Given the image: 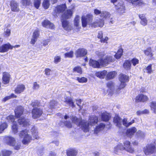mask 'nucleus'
Listing matches in <instances>:
<instances>
[{
    "label": "nucleus",
    "mask_w": 156,
    "mask_h": 156,
    "mask_svg": "<svg viewBox=\"0 0 156 156\" xmlns=\"http://www.w3.org/2000/svg\"><path fill=\"white\" fill-rule=\"evenodd\" d=\"M39 32L40 31L38 30H36L34 32L32 36L38 38L39 36Z\"/></svg>",
    "instance_id": "864d4df0"
},
{
    "label": "nucleus",
    "mask_w": 156,
    "mask_h": 156,
    "mask_svg": "<svg viewBox=\"0 0 156 156\" xmlns=\"http://www.w3.org/2000/svg\"><path fill=\"white\" fill-rule=\"evenodd\" d=\"M73 72L77 73L80 74H81L82 73V70L81 68L79 66H77L74 67L73 69Z\"/></svg>",
    "instance_id": "de8ad7c7"
},
{
    "label": "nucleus",
    "mask_w": 156,
    "mask_h": 156,
    "mask_svg": "<svg viewBox=\"0 0 156 156\" xmlns=\"http://www.w3.org/2000/svg\"><path fill=\"white\" fill-rule=\"evenodd\" d=\"M107 86L111 90H112L114 89V84L111 81H109L107 83Z\"/></svg>",
    "instance_id": "8fccbe9b"
},
{
    "label": "nucleus",
    "mask_w": 156,
    "mask_h": 156,
    "mask_svg": "<svg viewBox=\"0 0 156 156\" xmlns=\"http://www.w3.org/2000/svg\"><path fill=\"white\" fill-rule=\"evenodd\" d=\"M57 104V102L55 101L54 100L51 101L49 103L50 108H54Z\"/></svg>",
    "instance_id": "052dcab7"
},
{
    "label": "nucleus",
    "mask_w": 156,
    "mask_h": 156,
    "mask_svg": "<svg viewBox=\"0 0 156 156\" xmlns=\"http://www.w3.org/2000/svg\"><path fill=\"white\" fill-rule=\"evenodd\" d=\"M76 80L80 83H84L87 82V78L85 77H82L81 78H79L77 77L76 78Z\"/></svg>",
    "instance_id": "49530a36"
},
{
    "label": "nucleus",
    "mask_w": 156,
    "mask_h": 156,
    "mask_svg": "<svg viewBox=\"0 0 156 156\" xmlns=\"http://www.w3.org/2000/svg\"><path fill=\"white\" fill-rule=\"evenodd\" d=\"M131 63L129 60H126L123 64L124 68L126 70H129L131 68Z\"/></svg>",
    "instance_id": "4c0bfd02"
},
{
    "label": "nucleus",
    "mask_w": 156,
    "mask_h": 156,
    "mask_svg": "<svg viewBox=\"0 0 156 156\" xmlns=\"http://www.w3.org/2000/svg\"><path fill=\"white\" fill-rule=\"evenodd\" d=\"M98 122V117L95 115H92L90 116L88 120V122H85L88 123V125L89 126V129L92 126L95 125L97 124Z\"/></svg>",
    "instance_id": "9b49d317"
},
{
    "label": "nucleus",
    "mask_w": 156,
    "mask_h": 156,
    "mask_svg": "<svg viewBox=\"0 0 156 156\" xmlns=\"http://www.w3.org/2000/svg\"><path fill=\"white\" fill-rule=\"evenodd\" d=\"M6 120L9 122H12L13 124L12 126V132L14 133L18 132V127L16 122L15 121V118L13 115H10L6 118Z\"/></svg>",
    "instance_id": "39448f33"
},
{
    "label": "nucleus",
    "mask_w": 156,
    "mask_h": 156,
    "mask_svg": "<svg viewBox=\"0 0 156 156\" xmlns=\"http://www.w3.org/2000/svg\"><path fill=\"white\" fill-rule=\"evenodd\" d=\"M8 126V125L6 122L2 123L0 125V133H2L4 130L7 128Z\"/></svg>",
    "instance_id": "ea45409f"
},
{
    "label": "nucleus",
    "mask_w": 156,
    "mask_h": 156,
    "mask_svg": "<svg viewBox=\"0 0 156 156\" xmlns=\"http://www.w3.org/2000/svg\"><path fill=\"white\" fill-rule=\"evenodd\" d=\"M20 138H23L22 142L23 144L27 145L32 140V137L28 134V131L27 129L22 130L19 133Z\"/></svg>",
    "instance_id": "20e7f679"
},
{
    "label": "nucleus",
    "mask_w": 156,
    "mask_h": 156,
    "mask_svg": "<svg viewBox=\"0 0 156 156\" xmlns=\"http://www.w3.org/2000/svg\"><path fill=\"white\" fill-rule=\"evenodd\" d=\"M119 79L121 82H127L129 81V77L127 75L121 74L119 75Z\"/></svg>",
    "instance_id": "c756f323"
},
{
    "label": "nucleus",
    "mask_w": 156,
    "mask_h": 156,
    "mask_svg": "<svg viewBox=\"0 0 156 156\" xmlns=\"http://www.w3.org/2000/svg\"><path fill=\"white\" fill-rule=\"evenodd\" d=\"M10 75L9 73L5 72L3 73L2 82L4 84L8 83L9 81Z\"/></svg>",
    "instance_id": "412c9836"
},
{
    "label": "nucleus",
    "mask_w": 156,
    "mask_h": 156,
    "mask_svg": "<svg viewBox=\"0 0 156 156\" xmlns=\"http://www.w3.org/2000/svg\"><path fill=\"white\" fill-rule=\"evenodd\" d=\"M124 146L122 144H118L114 148V151L115 152H119L121 150L125 149L128 152L130 153L134 152V150L133 148H132L130 145V143L129 141H126L124 143Z\"/></svg>",
    "instance_id": "7ed1b4c3"
},
{
    "label": "nucleus",
    "mask_w": 156,
    "mask_h": 156,
    "mask_svg": "<svg viewBox=\"0 0 156 156\" xmlns=\"http://www.w3.org/2000/svg\"><path fill=\"white\" fill-rule=\"evenodd\" d=\"M23 109L22 106L17 107L15 110L16 116L17 118L20 117L23 114Z\"/></svg>",
    "instance_id": "4be33fe9"
},
{
    "label": "nucleus",
    "mask_w": 156,
    "mask_h": 156,
    "mask_svg": "<svg viewBox=\"0 0 156 156\" xmlns=\"http://www.w3.org/2000/svg\"><path fill=\"white\" fill-rule=\"evenodd\" d=\"M148 100V97L145 95L143 94L138 95L136 98V102H144Z\"/></svg>",
    "instance_id": "a211bd4d"
},
{
    "label": "nucleus",
    "mask_w": 156,
    "mask_h": 156,
    "mask_svg": "<svg viewBox=\"0 0 156 156\" xmlns=\"http://www.w3.org/2000/svg\"><path fill=\"white\" fill-rule=\"evenodd\" d=\"M3 140L7 144L11 146H13L16 142L15 139L10 136H4Z\"/></svg>",
    "instance_id": "1a4fd4ad"
},
{
    "label": "nucleus",
    "mask_w": 156,
    "mask_h": 156,
    "mask_svg": "<svg viewBox=\"0 0 156 156\" xmlns=\"http://www.w3.org/2000/svg\"><path fill=\"white\" fill-rule=\"evenodd\" d=\"M73 10H68L65 12L64 14L62 16L61 19L62 27L64 29L66 30L69 31L72 28V27L69 24V23L66 20H63L64 19H66L69 18L73 14Z\"/></svg>",
    "instance_id": "f257e3e1"
},
{
    "label": "nucleus",
    "mask_w": 156,
    "mask_h": 156,
    "mask_svg": "<svg viewBox=\"0 0 156 156\" xmlns=\"http://www.w3.org/2000/svg\"><path fill=\"white\" fill-rule=\"evenodd\" d=\"M10 30L9 29H7L4 32V35L5 37H8L10 34Z\"/></svg>",
    "instance_id": "13d9d810"
},
{
    "label": "nucleus",
    "mask_w": 156,
    "mask_h": 156,
    "mask_svg": "<svg viewBox=\"0 0 156 156\" xmlns=\"http://www.w3.org/2000/svg\"><path fill=\"white\" fill-rule=\"evenodd\" d=\"M25 89V87L22 84L18 85L15 90V92L16 94H20Z\"/></svg>",
    "instance_id": "393cba45"
},
{
    "label": "nucleus",
    "mask_w": 156,
    "mask_h": 156,
    "mask_svg": "<svg viewBox=\"0 0 156 156\" xmlns=\"http://www.w3.org/2000/svg\"><path fill=\"white\" fill-rule=\"evenodd\" d=\"M145 54L149 58H151L153 55L152 51L151 48H147L146 50L144 51Z\"/></svg>",
    "instance_id": "72a5a7b5"
},
{
    "label": "nucleus",
    "mask_w": 156,
    "mask_h": 156,
    "mask_svg": "<svg viewBox=\"0 0 156 156\" xmlns=\"http://www.w3.org/2000/svg\"><path fill=\"white\" fill-rule=\"evenodd\" d=\"M50 41V40L49 39H48L46 40H44L43 41L41 44L42 45L45 47L48 45V43Z\"/></svg>",
    "instance_id": "e2e57ef3"
},
{
    "label": "nucleus",
    "mask_w": 156,
    "mask_h": 156,
    "mask_svg": "<svg viewBox=\"0 0 156 156\" xmlns=\"http://www.w3.org/2000/svg\"><path fill=\"white\" fill-rule=\"evenodd\" d=\"M12 153V151L5 149L2 150V156H9Z\"/></svg>",
    "instance_id": "a19ab883"
},
{
    "label": "nucleus",
    "mask_w": 156,
    "mask_h": 156,
    "mask_svg": "<svg viewBox=\"0 0 156 156\" xmlns=\"http://www.w3.org/2000/svg\"><path fill=\"white\" fill-rule=\"evenodd\" d=\"M104 24V22L103 20L101 19H97L91 24L92 27L94 28L99 27H103Z\"/></svg>",
    "instance_id": "f8f14e48"
},
{
    "label": "nucleus",
    "mask_w": 156,
    "mask_h": 156,
    "mask_svg": "<svg viewBox=\"0 0 156 156\" xmlns=\"http://www.w3.org/2000/svg\"><path fill=\"white\" fill-rule=\"evenodd\" d=\"M115 9L119 14H122L125 12V6L122 3H119L115 5Z\"/></svg>",
    "instance_id": "dca6fc26"
},
{
    "label": "nucleus",
    "mask_w": 156,
    "mask_h": 156,
    "mask_svg": "<svg viewBox=\"0 0 156 156\" xmlns=\"http://www.w3.org/2000/svg\"><path fill=\"white\" fill-rule=\"evenodd\" d=\"M150 107L151 110L156 114V102L152 101L151 102Z\"/></svg>",
    "instance_id": "79ce46f5"
},
{
    "label": "nucleus",
    "mask_w": 156,
    "mask_h": 156,
    "mask_svg": "<svg viewBox=\"0 0 156 156\" xmlns=\"http://www.w3.org/2000/svg\"><path fill=\"white\" fill-rule=\"evenodd\" d=\"M13 147L15 149L18 150L20 149L21 144L19 143H16V142H15L14 145H13Z\"/></svg>",
    "instance_id": "680f3d73"
},
{
    "label": "nucleus",
    "mask_w": 156,
    "mask_h": 156,
    "mask_svg": "<svg viewBox=\"0 0 156 156\" xmlns=\"http://www.w3.org/2000/svg\"><path fill=\"white\" fill-rule=\"evenodd\" d=\"M110 117V114L106 112H104L101 114V119L102 121H107L109 119Z\"/></svg>",
    "instance_id": "bb28decb"
},
{
    "label": "nucleus",
    "mask_w": 156,
    "mask_h": 156,
    "mask_svg": "<svg viewBox=\"0 0 156 156\" xmlns=\"http://www.w3.org/2000/svg\"><path fill=\"white\" fill-rule=\"evenodd\" d=\"M22 3L24 6L29 5L30 4V0H22Z\"/></svg>",
    "instance_id": "6e6d98bb"
},
{
    "label": "nucleus",
    "mask_w": 156,
    "mask_h": 156,
    "mask_svg": "<svg viewBox=\"0 0 156 156\" xmlns=\"http://www.w3.org/2000/svg\"><path fill=\"white\" fill-rule=\"evenodd\" d=\"M122 52L123 50L122 49L120 48L119 49L117 53H116L115 55V57L117 59L120 58L122 54Z\"/></svg>",
    "instance_id": "37998d69"
},
{
    "label": "nucleus",
    "mask_w": 156,
    "mask_h": 156,
    "mask_svg": "<svg viewBox=\"0 0 156 156\" xmlns=\"http://www.w3.org/2000/svg\"><path fill=\"white\" fill-rule=\"evenodd\" d=\"M61 57L59 56H55L54 58V62L55 63H57L61 61Z\"/></svg>",
    "instance_id": "bf43d9fd"
},
{
    "label": "nucleus",
    "mask_w": 156,
    "mask_h": 156,
    "mask_svg": "<svg viewBox=\"0 0 156 156\" xmlns=\"http://www.w3.org/2000/svg\"><path fill=\"white\" fill-rule=\"evenodd\" d=\"M65 58H72L73 56V51H71L69 52L66 53L65 54Z\"/></svg>",
    "instance_id": "3c124183"
},
{
    "label": "nucleus",
    "mask_w": 156,
    "mask_h": 156,
    "mask_svg": "<svg viewBox=\"0 0 156 156\" xmlns=\"http://www.w3.org/2000/svg\"><path fill=\"white\" fill-rule=\"evenodd\" d=\"M89 65L90 66H92L94 68H99L101 66V62L94 60L93 59H90L89 62Z\"/></svg>",
    "instance_id": "f3484780"
},
{
    "label": "nucleus",
    "mask_w": 156,
    "mask_h": 156,
    "mask_svg": "<svg viewBox=\"0 0 156 156\" xmlns=\"http://www.w3.org/2000/svg\"><path fill=\"white\" fill-rule=\"evenodd\" d=\"M77 154V152L73 148L69 149L67 151V156H76Z\"/></svg>",
    "instance_id": "cd10ccee"
},
{
    "label": "nucleus",
    "mask_w": 156,
    "mask_h": 156,
    "mask_svg": "<svg viewBox=\"0 0 156 156\" xmlns=\"http://www.w3.org/2000/svg\"><path fill=\"white\" fill-rule=\"evenodd\" d=\"M16 95H15L14 94H12L10 96H7L5 97L4 98V101H6V100L11 98H16Z\"/></svg>",
    "instance_id": "69168bd1"
},
{
    "label": "nucleus",
    "mask_w": 156,
    "mask_h": 156,
    "mask_svg": "<svg viewBox=\"0 0 156 156\" xmlns=\"http://www.w3.org/2000/svg\"><path fill=\"white\" fill-rule=\"evenodd\" d=\"M73 123H74L77 126H81L83 130L85 132H87L89 130V126L88 123L84 120H82L81 119H78L76 117H72L70 118Z\"/></svg>",
    "instance_id": "f03ea898"
},
{
    "label": "nucleus",
    "mask_w": 156,
    "mask_h": 156,
    "mask_svg": "<svg viewBox=\"0 0 156 156\" xmlns=\"http://www.w3.org/2000/svg\"><path fill=\"white\" fill-rule=\"evenodd\" d=\"M74 25L78 27L80 23V17L78 16H76L74 20Z\"/></svg>",
    "instance_id": "09e8293b"
},
{
    "label": "nucleus",
    "mask_w": 156,
    "mask_h": 156,
    "mask_svg": "<svg viewBox=\"0 0 156 156\" xmlns=\"http://www.w3.org/2000/svg\"><path fill=\"white\" fill-rule=\"evenodd\" d=\"M110 16V14L106 11H103L101 13V16L103 18H108Z\"/></svg>",
    "instance_id": "a18cd8bd"
},
{
    "label": "nucleus",
    "mask_w": 156,
    "mask_h": 156,
    "mask_svg": "<svg viewBox=\"0 0 156 156\" xmlns=\"http://www.w3.org/2000/svg\"><path fill=\"white\" fill-rule=\"evenodd\" d=\"M139 17L141 19L140 23L142 25L145 26L147 24V20L145 16L143 14L140 15Z\"/></svg>",
    "instance_id": "473e14b6"
},
{
    "label": "nucleus",
    "mask_w": 156,
    "mask_h": 156,
    "mask_svg": "<svg viewBox=\"0 0 156 156\" xmlns=\"http://www.w3.org/2000/svg\"><path fill=\"white\" fill-rule=\"evenodd\" d=\"M34 3L35 7L38 9L41 3V0H34Z\"/></svg>",
    "instance_id": "603ef678"
},
{
    "label": "nucleus",
    "mask_w": 156,
    "mask_h": 156,
    "mask_svg": "<svg viewBox=\"0 0 156 156\" xmlns=\"http://www.w3.org/2000/svg\"><path fill=\"white\" fill-rule=\"evenodd\" d=\"M42 113V111L41 109L36 108L32 110V117L34 119L37 118L39 117Z\"/></svg>",
    "instance_id": "ddd939ff"
},
{
    "label": "nucleus",
    "mask_w": 156,
    "mask_h": 156,
    "mask_svg": "<svg viewBox=\"0 0 156 156\" xmlns=\"http://www.w3.org/2000/svg\"><path fill=\"white\" fill-rule=\"evenodd\" d=\"M51 72V71L49 69L46 68L45 70V74L48 76H49L50 75Z\"/></svg>",
    "instance_id": "774afa93"
},
{
    "label": "nucleus",
    "mask_w": 156,
    "mask_h": 156,
    "mask_svg": "<svg viewBox=\"0 0 156 156\" xmlns=\"http://www.w3.org/2000/svg\"><path fill=\"white\" fill-rule=\"evenodd\" d=\"M19 125L24 127L29 125V121L28 119H26L24 117H21L18 120Z\"/></svg>",
    "instance_id": "4468645a"
},
{
    "label": "nucleus",
    "mask_w": 156,
    "mask_h": 156,
    "mask_svg": "<svg viewBox=\"0 0 156 156\" xmlns=\"http://www.w3.org/2000/svg\"><path fill=\"white\" fill-rule=\"evenodd\" d=\"M92 19V16L91 15L88 14L86 16H83L82 18V26L83 27L86 26L87 23H89Z\"/></svg>",
    "instance_id": "9d476101"
},
{
    "label": "nucleus",
    "mask_w": 156,
    "mask_h": 156,
    "mask_svg": "<svg viewBox=\"0 0 156 156\" xmlns=\"http://www.w3.org/2000/svg\"><path fill=\"white\" fill-rule=\"evenodd\" d=\"M64 102L67 103L69 106L74 107L75 105L74 104L73 102L70 98H68L66 96L64 97V100H63Z\"/></svg>",
    "instance_id": "58836bf2"
},
{
    "label": "nucleus",
    "mask_w": 156,
    "mask_h": 156,
    "mask_svg": "<svg viewBox=\"0 0 156 156\" xmlns=\"http://www.w3.org/2000/svg\"><path fill=\"white\" fill-rule=\"evenodd\" d=\"M155 66L154 64H150L146 68L144 69L145 71H146V73L151 74L152 73L154 69H153L154 67Z\"/></svg>",
    "instance_id": "2f4dec72"
},
{
    "label": "nucleus",
    "mask_w": 156,
    "mask_h": 156,
    "mask_svg": "<svg viewBox=\"0 0 156 156\" xmlns=\"http://www.w3.org/2000/svg\"><path fill=\"white\" fill-rule=\"evenodd\" d=\"M66 8L65 4H62L61 5L58 6L55 10V15L57 16V15L60 13H62Z\"/></svg>",
    "instance_id": "6ab92c4d"
},
{
    "label": "nucleus",
    "mask_w": 156,
    "mask_h": 156,
    "mask_svg": "<svg viewBox=\"0 0 156 156\" xmlns=\"http://www.w3.org/2000/svg\"><path fill=\"white\" fill-rule=\"evenodd\" d=\"M13 47L9 44H4L0 47V52H7L9 49H12Z\"/></svg>",
    "instance_id": "2eb2a0df"
},
{
    "label": "nucleus",
    "mask_w": 156,
    "mask_h": 156,
    "mask_svg": "<svg viewBox=\"0 0 156 156\" xmlns=\"http://www.w3.org/2000/svg\"><path fill=\"white\" fill-rule=\"evenodd\" d=\"M137 135L138 137L142 138H143L145 136L144 133L140 131L137 132Z\"/></svg>",
    "instance_id": "4d7b16f0"
},
{
    "label": "nucleus",
    "mask_w": 156,
    "mask_h": 156,
    "mask_svg": "<svg viewBox=\"0 0 156 156\" xmlns=\"http://www.w3.org/2000/svg\"><path fill=\"white\" fill-rule=\"evenodd\" d=\"M10 6L11 10L14 12H18L20 11V6L18 3L14 0L10 2Z\"/></svg>",
    "instance_id": "0eeeda50"
},
{
    "label": "nucleus",
    "mask_w": 156,
    "mask_h": 156,
    "mask_svg": "<svg viewBox=\"0 0 156 156\" xmlns=\"http://www.w3.org/2000/svg\"><path fill=\"white\" fill-rule=\"evenodd\" d=\"M49 0H44L43 2L42 5L44 8L47 9L49 6Z\"/></svg>",
    "instance_id": "c03bdc74"
},
{
    "label": "nucleus",
    "mask_w": 156,
    "mask_h": 156,
    "mask_svg": "<svg viewBox=\"0 0 156 156\" xmlns=\"http://www.w3.org/2000/svg\"><path fill=\"white\" fill-rule=\"evenodd\" d=\"M99 61L101 62L102 66H105L110 62H113L114 59L112 58V56H107L105 58L100 59Z\"/></svg>",
    "instance_id": "6e6552de"
},
{
    "label": "nucleus",
    "mask_w": 156,
    "mask_h": 156,
    "mask_svg": "<svg viewBox=\"0 0 156 156\" xmlns=\"http://www.w3.org/2000/svg\"><path fill=\"white\" fill-rule=\"evenodd\" d=\"M155 150V147L153 144H151L147 145L144 148V152L146 155L152 154Z\"/></svg>",
    "instance_id": "423d86ee"
},
{
    "label": "nucleus",
    "mask_w": 156,
    "mask_h": 156,
    "mask_svg": "<svg viewBox=\"0 0 156 156\" xmlns=\"http://www.w3.org/2000/svg\"><path fill=\"white\" fill-rule=\"evenodd\" d=\"M130 61L131 62V63H132L133 65L134 66L138 64L139 62V60L136 58H134Z\"/></svg>",
    "instance_id": "5fc2aeb1"
},
{
    "label": "nucleus",
    "mask_w": 156,
    "mask_h": 156,
    "mask_svg": "<svg viewBox=\"0 0 156 156\" xmlns=\"http://www.w3.org/2000/svg\"><path fill=\"white\" fill-rule=\"evenodd\" d=\"M122 122L123 125L124 126L126 127H128L133 123L135 122V120L134 119H133L130 122H128L126 119H124L123 120H122Z\"/></svg>",
    "instance_id": "c9c22d12"
},
{
    "label": "nucleus",
    "mask_w": 156,
    "mask_h": 156,
    "mask_svg": "<svg viewBox=\"0 0 156 156\" xmlns=\"http://www.w3.org/2000/svg\"><path fill=\"white\" fill-rule=\"evenodd\" d=\"M107 72L106 71L104 70L102 71L98 72L96 73L95 75L98 77L103 79L105 78L107 74Z\"/></svg>",
    "instance_id": "a878e982"
},
{
    "label": "nucleus",
    "mask_w": 156,
    "mask_h": 156,
    "mask_svg": "<svg viewBox=\"0 0 156 156\" xmlns=\"http://www.w3.org/2000/svg\"><path fill=\"white\" fill-rule=\"evenodd\" d=\"M31 132L33 138L35 139H38L39 137L37 134L38 132L36 128L34 127L31 129Z\"/></svg>",
    "instance_id": "7c9ffc66"
},
{
    "label": "nucleus",
    "mask_w": 156,
    "mask_h": 156,
    "mask_svg": "<svg viewBox=\"0 0 156 156\" xmlns=\"http://www.w3.org/2000/svg\"><path fill=\"white\" fill-rule=\"evenodd\" d=\"M37 38L32 36L30 41V43L31 44H34L37 41Z\"/></svg>",
    "instance_id": "338daca9"
},
{
    "label": "nucleus",
    "mask_w": 156,
    "mask_h": 156,
    "mask_svg": "<svg viewBox=\"0 0 156 156\" xmlns=\"http://www.w3.org/2000/svg\"><path fill=\"white\" fill-rule=\"evenodd\" d=\"M64 124L65 126L68 128H71L73 126V125L70 122L66 121L65 122Z\"/></svg>",
    "instance_id": "0e129e2a"
},
{
    "label": "nucleus",
    "mask_w": 156,
    "mask_h": 156,
    "mask_svg": "<svg viewBox=\"0 0 156 156\" xmlns=\"http://www.w3.org/2000/svg\"><path fill=\"white\" fill-rule=\"evenodd\" d=\"M87 53V50L84 48L78 49L76 51V57H79L84 56Z\"/></svg>",
    "instance_id": "aec40b11"
},
{
    "label": "nucleus",
    "mask_w": 156,
    "mask_h": 156,
    "mask_svg": "<svg viewBox=\"0 0 156 156\" xmlns=\"http://www.w3.org/2000/svg\"><path fill=\"white\" fill-rule=\"evenodd\" d=\"M43 26L46 28H49L50 29H53L54 28V24L47 20H44L42 23Z\"/></svg>",
    "instance_id": "b1692460"
},
{
    "label": "nucleus",
    "mask_w": 156,
    "mask_h": 156,
    "mask_svg": "<svg viewBox=\"0 0 156 156\" xmlns=\"http://www.w3.org/2000/svg\"><path fill=\"white\" fill-rule=\"evenodd\" d=\"M122 121V119L118 115H115L114 118L113 122L118 127H120L121 126Z\"/></svg>",
    "instance_id": "5701e85b"
},
{
    "label": "nucleus",
    "mask_w": 156,
    "mask_h": 156,
    "mask_svg": "<svg viewBox=\"0 0 156 156\" xmlns=\"http://www.w3.org/2000/svg\"><path fill=\"white\" fill-rule=\"evenodd\" d=\"M105 126V124L103 123H101L94 129V133H97L99 131L102 130L104 129Z\"/></svg>",
    "instance_id": "f704fd0d"
},
{
    "label": "nucleus",
    "mask_w": 156,
    "mask_h": 156,
    "mask_svg": "<svg viewBox=\"0 0 156 156\" xmlns=\"http://www.w3.org/2000/svg\"><path fill=\"white\" fill-rule=\"evenodd\" d=\"M116 74L115 71H112L107 73L106 77V80H109L113 78L116 76Z\"/></svg>",
    "instance_id": "e433bc0d"
},
{
    "label": "nucleus",
    "mask_w": 156,
    "mask_h": 156,
    "mask_svg": "<svg viewBox=\"0 0 156 156\" xmlns=\"http://www.w3.org/2000/svg\"><path fill=\"white\" fill-rule=\"evenodd\" d=\"M136 131V129L135 127H133L127 130L126 134L128 136H130L134 135Z\"/></svg>",
    "instance_id": "c85d7f7f"
}]
</instances>
